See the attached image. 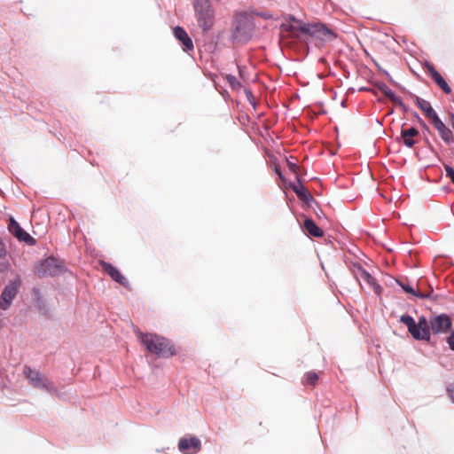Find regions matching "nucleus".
<instances>
[{
    "label": "nucleus",
    "mask_w": 454,
    "mask_h": 454,
    "mask_svg": "<svg viewBox=\"0 0 454 454\" xmlns=\"http://www.w3.org/2000/svg\"><path fill=\"white\" fill-rule=\"evenodd\" d=\"M246 94H247L248 99L250 98V97L251 98L253 97L252 92L250 90H246Z\"/></svg>",
    "instance_id": "e433bc0d"
},
{
    "label": "nucleus",
    "mask_w": 454,
    "mask_h": 454,
    "mask_svg": "<svg viewBox=\"0 0 454 454\" xmlns=\"http://www.w3.org/2000/svg\"><path fill=\"white\" fill-rule=\"evenodd\" d=\"M444 169L446 176L449 177L454 184V168L450 165H444Z\"/></svg>",
    "instance_id": "a878e982"
},
{
    "label": "nucleus",
    "mask_w": 454,
    "mask_h": 454,
    "mask_svg": "<svg viewBox=\"0 0 454 454\" xmlns=\"http://www.w3.org/2000/svg\"><path fill=\"white\" fill-rule=\"evenodd\" d=\"M415 103L417 106L425 113L426 116L429 118L431 121H434V118L438 117L437 113L433 109L431 104L427 100L415 96Z\"/></svg>",
    "instance_id": "dca6fc26"
},
{
    "label": "nucleus",
    "mask_w": 454,
    "mask_h": 454,
    "mask_svg": "<svg viewBox=\"0 0 454 454\" xmlns=\"http://www.w3.org/2000/svg\"><path fill=\"white\" fill-rule=\"evenodd\" d=\"M357 276L372 286L376 293H379L381 290V286L377 283L376 279L361 266L357 269Z\"/></svg>",
    "instance_id": "a211bd4d"
},
{
    "label": "nucleus",
    "mask_w": 454,
    "mask_h": 454,
    "mask_svg": "<svg viewBox=\"0 0 454 454\" xmlns=\"http://www.w3.org/2000/svg\"><path fill=\"white\" fill-rule=\"evenodd\" d=\"M8 231L20 241L25 242L27 245L33 246L36 243V240L25 231L13 217H10Z\"/></svg>",
    "instance_id": "1a4fd4ad"
},
{
    "label": "nucleus",
    "mask_w": 454,
    "mask_h": 454,
    "mask_svg": "<svg viewBox=\"0 0 454 454\" xmlns=\"http://www.w3.org/2000/svg\"><path fill=\"white\" fill-rule=\"evenodd\" d=\"M21 281L20 277L12 279L4 286L0 296V309L6 310L12 305L13 299L17 296Z\"/></svg>",
    "instance_id": "0eeeda50"
},
{
    "label": "nucleus",
    "mask_w": 454,
    "mask_h": 454,
    "mask_svg": "<svg viewBox=\"0 0 454 454\" xmlns=\"http://www.w3.org/2000/svg\"><path fill=\"white\" fill-rule=\"evenodd\" d=\"M397 284L402 287V289L408 293L412 294L415 297L420 298V299H430V300H436L437 296H434V289L430 287V290L427 293H424L421 291H416L411 286H410L407 283L397 281Z\"/></svg>",
    "instance_id": "ddd939ff"
},
{
    "label": "nucleus",
    "mask_w": 454,
    "mask_h": 454,
    "mask_svg": "<svg viewBox=\"0 0 454 454\" xmlns=\"http://www.w3.org/2000/svg\"><path fill=\"white\" fill-rule=\"evenodd\" d=\"M23 373L32 387L45 390L51 395L60 396V393L55 387L54 383L39 371L32 369L28 365H25L23 368Z\"/></svg>",
    "instance_id": "39448f33"
},
{
    "label": "nucleus",
    "mask_w": 454,
    "mask_h": 454,
    "mask_svg": "<svg viewBox=\"0 0 454 454\" xmlns=\"http://www.w3.org/2000/svg\"><path fill=\"white\" fill-rule=\"evenodd\" d=\"M281 28L283 30L294 33L295 30H298V25L297 24L294 25V24H290V23H283L281 25Z\"/></svg>",
    "instance_id": "bb28decb"
},
{
    "label": "nucleus",
    "mask_w": 454,
    "mask_h": 454,
    "mask_svg": "<svg viewBox=\"0 0 454 454\" xmlns=\"http://www.w3.org/2000/svg\"><path fill=\"white\" fill-rule=\"evenodd\" d=\"M418 135L419 130L414 127L409 129H402L401 130V137L403 139V143L408 148H411L415 145L416 140L414 139V137H417Z\"/></svg>",
    "instance_id": "f3484780"
},
{
    "label": "nucleus",
    "mask_w": 454,
    "mask_h": 454,
    "mask_svg": "<svg viewBox=\"0 0 454 454\" xmlns=\"http://www.w3.org/2000/svg\"><path fill=\"white\" fill-rule=\"evenodd\" d=\"M384 73H385L386 76L387 77V79L389 80L390 82H392L394 84H396V82H394V80L392 79L391 75L387 71H385Z\"/></svg>",
    "instance_id": "72a5a7b5"
},
{
    "label": "nucleus",
    "mask_w": 454,
    "mask_h": 454,
    "mask_svg": "<svg viewBox=\"0 0 454 454\" xmlns=\"http://www.w3.org/2000/svg\"><path fill=\"white\" fill-rule=\"evenodd\" d=\"M225 79L232 89L239 90L241 87V83L234 75L227 74Z\"/></svg>",
    "instance_id": "5701e85b"
},
{
    "label": "nucleus",
    "mask_w": 454,
    "mask_h": 454,
    "mask_svg": "<svg viewBox=\"0 0 454 454\" xmlns=\"http://www.w3.org/2000/svg\"><path fill=\"white\" fill-rule=\"evenodd\" d=\"M238 70H239V74L240 78L245 80L246 79L245 78V74L247 72V67H244V66H239L238 65Z\"/></svg>",
    "instance_id": "c85d7f7f"
},
{
    "label": "nucleus",
    "mask_w": 454,
    "mask_h": 454,
    "mask_svg": "<svg viewBox=\"0 0 454 454\" xmlns=\"http://www.w3.org/2000/svg\"><path fill=\"white\" fill-rule=\"evenodd\" d=\"M317 29L318 31H317V35H316L315 36H318L324 40H328V41H332L336 38V34L332 29H330L329 27H327L325 25H324L322 23H317Z\"/></svg>",
    "instance_id": "aec40b11"
},
{
    "label": "nucleus",
    "mask_w": 454,
    "mask_h": 454,
    "mask_svg": "<svg viewBox=\"0 0 454 454\" xmlns=\"http://www.w3.org/2000/svg\"><path fill=\"white\" fill-rule=\"evenodd\" d=\"M0 247H6L5 244L3 242V240L0 239Z\"/></svg>",
    "instance_id": "4c0bfd02"
},
{
    "label": "nucleus",
    "mask_w": 454,
    "mask_h": 454,
    "mask_svg": "<svg viewBox=\"0 0 454 454\" xmlns=\"http://www.w3.org/2000/svg\"><path fill=\"white\" fill-rule=\"evenodd\" d=\"M431 122L445 143L450 144L453 141V135L451 130L445 126L439 116L434 118V120Z\"/></svg>",
    "instance_id": "4468645a"
},
{
    "label": "nucleus",
    "mask_w": 454,
    "mask_h": 454,
    "mask_svg": "<svg viewBox=\"0 0 454 454\" xmlns=\"http://www.w3.org/2000/svg\"><path fill=\"white\" fill-rule=\"evenodd\" d=\"M414 115L417 118L418 121L424 124L423 120L419 117V115L417 113H415Z\"/></svg>",
    "instance_id": "f704fd0d"
},
{
    "label": "nucleus",
    "mask_w": 454,
    "mask_h": 454,
    "mask_svg": "<svg viewBox=\"0 0 454 454\" xmlns=\"http://www.w3.org/2000/svg\"><path fill=\"white\" fill-rule=\"evenodd\" d=\"M100 265L102 269L112 278L113 280L125 287L128 286L129 281L114 266L105 261H101Z\"/></svg>",
    "instance_id": "9d476101"
},
{
    "label": "nucleus",
    "mask_w": 454,
    "mask_h": 454,
    "mask_svg": "<svg viewBox=\"0 0 454 454\" xmlns=\"http://www.w3.org/2000/svg\"><path fill=\"white\" fill-rule=\"evenodd\" d=\"M254 29V20L246 12L238 14L231 29L232 42H248L253 37Z\"/></svg>",
    "instance_id": "7ed1b4c3"
},
{
    "label": "nucleus",
    "mask_w": 454,
    "mask_h": 454,
    "mask_svg": "<svg viewBox=\"0 0 454 454\" xmlns=\"http://www.w3.org/2000/svg\"><path fill=\"white\" fill-rule=\"evenodd\" d=\"M375 86L378 90H380L387 98H389L391 96H393L394 91L389 89V87L381 82H378L375 83Z\"/></svg>",
    "instance_id": "4be33fe9"
},
{
    "label": "nucleus",
    "mask_w": 454,
    "mask_h": 454,
    "mask_svg": "<svg viewBox=\"0 0 454 454\" xmlns=\"http://www.w3.org/2000/svg\"><path fill=\"white\" fill-rule=\"evenodd\" d=\"M304 229L308 233L315 238H320L324 235L323 231L316 224L311 218H307L303 223Z\"/></svg>",
    "instance_id": "6ab92c4d"
},
{
    "label": "nucleus",
    "mask_w": 454,
    "mask_h": 454,
    "mask_svg": "<svg viewBox=\"0 0 454 454\" xmlns=\"http://www.w3.org/2000/svg\"><path fill=\"white\" fill-rule=\"evenodd\" d=\"M452 128L454 129V115H452V122H451Z\"/></svg>",
    "instance_id": "58836bf2"
},
{
    "label": "nucleus",
    "mask_w": 454,
    "mask_h": 454,
    "mask_svg": "<svg viewBox=\"0 0 454 454\" xmlns=\"http://www.w3.org/2000/svg\"><path fill=\"white\" fill-rule=\"evenodd\" d=\"M317 380V374L314 372H309L305 376L304 383L308 385H315Z\"/></svg>",
    "instance_id": "b1692460"
},
{
    "label": "nucleus",
    "mask_w": 454,
    "mask_h": 454,
    "mask_svg": "<svg viewBox=\"0 0 454 454\" xmlns=\"http://www.w3.org/2000/svg\"><path fill=\"white\" fill-rule=\"evenodd\" d=\"M317 23L310 24V23H303L301 21V23L298 25V30L301 31L302 34L309 35L312 36H315L317 35Z\"/></svg>",
    "instance_id": "412c9836"
},
{
    "label": "nucleus",
    "mask_w": 454,
    "mask_h": 454,
    "mask_svg": "<svg viewBox=\"0 0 454 454\" xmlns=\"http://www.w3.org/2000/svg\"><path fill=\"white\" fill-rule=\"evenodd\" d=\"M177 446L183 454H197L201 450V441L196 436H184L179 439Z\"/></svg>",
    "instance_id": "6e6552de"
},
{
    "label": "nucleus",
    "mask_w": 454,
    "mask_h": 454,
    "mask_svg": "<svg viewBox=\"0 0 454 454\" xmlns=\"http://www.w3.org/2000/svg\"><path fill=\"white\" fill-rule=\"evenodd\" d=\"M287 164H288L289 169L291 171H293L294 173H296L298 166L294 162H292V161H289V160L287 161Z\"/></svg>",
    "instance_id": "c756f323"
},
{
    "label": "nucleus",
    "mask_w": 454,
    "mask_h": 454,
    "mask_svg": "<svg viewBox=\"0 0 454 454\" xmlns=\"http://www.w3.org/2000/svg\"><path fill=\"white\" fill-rule=\"evenodd\" d=\"M291 188L301 200L306 202L313 200L312 195L308 192L307 188L302 184L298 176H296V183L291 184Z\"/></svg>",
    "instance_id": "2eb2a0df"
},
{
    "label": "nucleus",
    "mask_w": 454,
    "mask_h": 454,
    "mask_svg": "<svg viewBox=\"0 0 454 454\" xmlns=\"http://www.w3.org/2000/svg\"><path fill=\"white\" fill-rule=\"evenodd\" d=\"M448 392L452 403H454V389L448 388Z\"/></svg>",
    "instance_id": "473e14b6"
},
{
    "label": "nucleus",
    "mask_w": 454,
    "mask_h": 454,
    "mask_svg": "<svg viewBox=\"0 0 454 454\" xmlns=\"http://www.w3.org/2000/svg\"><path fill=\"white\" fill-rule=\"evenodd\" d=\"M427 72L431 75L432 79L436 82V84L446 93L450 94L451 92V88L449 86L447 82L443 79V77L440 74V73L435 69L433 64L427 62L425 65Z\"/></svg>",
    "instance_id": "f8f14e48"
},
{
    "label": "nucleus",
    "mask_w": 454,
    "mask_h": 454,
    "mask_svg": "<svg viewBox=\"0 0 454 454\" xmlns=\"http://www.w3.org/2000/svg\"><path fill=\"white\" fill-rule=\"evenodd\" d=\"M6 254V247H0V259L5 257Z\"/></svg>",
    "instance_id": "2f4dec72"
},
{
    "label": "nucleus",
    "mask_w": 454,
    "mask_h": 454,
    "mask_svg": "<svg viewBox=\"0 0 454 454\" xmlns=\"http://www.w3.org/2000/svg\"><path fill=\"white\" fill-rule=\"evenodd\" d=\"M35 273L39 278L58 276L65 271L62 263L54 257H48L35 265Z\"/></svg>",
    "instance_id": "423d86ee"
},
{
    "label": "nucleus",
    "mask_w": 454,
    "mask_h": 454,
    "mask_svg": "<svg viewBox=\"0 0 454 454\" xmlns=\"http://www.w3.org/2000/svg\"><path fill=\"white\" fill-rule=\"evenodd\" d=\"M260 17L266 18L265 14H258Z\"/></svg>",
    "instance_id": "ea45409f"
},
{
    "label": "nucleus",
    "mask_w": 454,
    "mask_h": 454,
    "mask_svg": "<svg viewBox=\"0 0 454 454\" xmlns=\"http://www.w3.org/2000/svg\"><path fill=\"white\" fill-rule=\"evenodd\" d=\"M275 172L279 176L280 178H283L282 172L278 168H275Z\"/></svg>",
    "instance_id": "c9c22d12"
},
{
    "label": "nucleus",
    "mask_w": 454,
    "mask_h": 454,
    "mask_svg": "<svg viewBox=\"0 0 454 454\" xmlns=\"http://www.w3.org/2000/svg\"><path fill=\"white\" fill-rule=\"evenodd\" d=\"M389 99L395 105L399 106L403 108V111H406V106L403 102L400 97H397L395 93H393V96L389 98Z\"/></svg>",
    "instance_id": "393cba45"
},
{
    "label": "nucleus",
    "mask_w": 454,
    "mask_h": 454,
    "mask_svg": "<svg viewBox=\"0 0 454 454\" xmlns=\"http://www.w3.org/2000/svg\"><path fill=\"white\" fill-rule=\"evenodd\" d=\"M288 20H291V21H293V22H294V23H295V24H297V25H299V24L301 23V20H300L296 19V18H295L294 16H293V15H290V16L288 17Z\"/></svg>",
    "instance_id": "7c9ffc66"
},
{
    "label": "nucleus",
    "mask_w": 454,
    "mask_h": 454,
    "mask_svg": "<svg viewBox=\"0 0 454 454\" xmlns=\"http://www.w3.org/2000/svg\"><path fill=\"white\" fill-rule=\"evenodd\" d=\"M400 322L407 326L408 332L414 340L427 342H430L432 334L447 333L452 327V320L445 313L434 315L428 320L421 316L418 318V322L411 316L404 314L400 317Z\"/></svg>",
    "instance_id": "f257e3e1"
},
{
    "label": "nucleus",
    "mask_w": 454,
    "mask_h": 454,
    "mask_svg": "<svg viewBox=\"0 0 454 454\" xmlns=\"http://www.w3.org/2000/svg\"><path fill=\"white\" fill-rule=\"evenodd\" d=\"M193 10L198 26L204 33L212 29L215 24V10L209 0H193Z\"/></svg>",
    "instance_id": "20e7f679"
},
{
    "label": "nucleus",
    "mask_w": 454,
    "mask_h": 454,
    "mask_svg": "<svg viewBox=\"0 0 454 454\" xmlns=\"http://www.w3.org/2000/svg\"><path fill=\"white\" fill-rule=\"evenodd\" d=\"M141 342L145 348L159 357L168 358L176 354V349L170 340L156 333L142 334Z\"/></svg>",
    "instance_id": "f03ea898"
},
{
    "label": "nucleus",
    "mask_w": 454,
    "mask_h": 454,
    "mask_svg": "<svg viewBox=\"0 0 454 454\" xmlns=\"http://www.w3.org/2000/svg\"><path fill=\"white\" fill-rule=\"evenodd\" d=\"M174 36L176 40H178L183 47L184 51H189L193 50L194 45L192 40L188 35L187 32L180 26H176L173 29Z\"/></svg>",
    "instance_id": "9b49d317"
},
{
    "label": "nucleus",
    "mask_w": 454,
    "mask_h": 454,
    "mask_svg": "<svg viewBox=\"0 0 454 454\" xmlns=\"http://www.w3.org/2000/svg\"><path fill=\"white\" fill-rule=\"evenodd\" d=\"M450 335L447 337V343L449 345V348L454 351V330H450Z\"/></svg>",
    "instance_id": "cd10ccee"
}]
</instances>
